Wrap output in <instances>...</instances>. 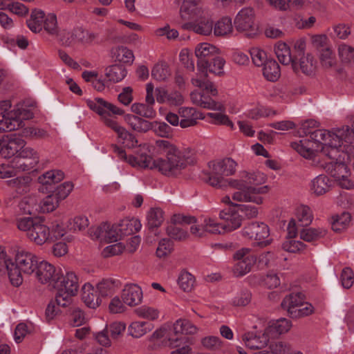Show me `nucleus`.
<instances>
[{"label": "nucleus", "instance_id": "1", "mask_svg": "<svg viewBox=\"0 0 354 354\" xmlns=\"http://www.w3.org/2000/svg\"><path fill=\"white\" fill-rule=\"evenodd\" d=\"M156 145L166 154V159L153 160L147 153H140L137 157H131L130 162L138 164L140 168L158 169L162 174L168 176L177 175L187 165L195 162L194 153L192 149L181 151L169 141L165 140H156Z\"/></svg>", "mask_w": 354, "mask_h": 354}, {"label": "nucleus", "instance_id": "2", "mask_svg": "<svg viewBox=\"0 0 354 354\" xmlns=\"http://www.w3.org/2000/svg\"><path fill=\"white\" fill-rule=\"evenodd\" d=\"M266 176L260 173H242L241 179L230 180L229 185L238 189L232 195V199L238 202H252L257 205L263 203V198L260 196L268 192L267 185L259 187L265 183Z\"/></svg>", "mask_w": 354, "mask_h": 354}, {"label": "nucleus", "instance_id": "3", "mask_svg": "<svg viewBox=\"0 0 354 354\" xmlns=\"http://www.w3.org/2000/svg\"><path fill=\"white\" fill-rule=\"evenodd\" d=\"M37 263V257L24 249L17 250L15 263L7 259L3 250L0 252V266L7 270L10 282L15 286H19L22 283L21 272L28 274L33 273Z\"/></svg>", "mask_w": 354, "mask_h": 354}, {"label": "nucleus", "instance_id": "4", "mask_svg": "<svg viewBox=\"0 0 354 354\" xmlns=\"http://www.w3.org/2000/svg\"><path fill=\"white\" fill-rule=\"evenodd\" d=\"M198 331L197 327L187 319H180L173 324L168 334L170 346L177 348L171 354H191L190 338L187 335H194Z\"/></svg>", "mask_w": 354, "mask_h": 354}, {"label": "nucleus", "instance_id": "5", "mask_svg": "<svg viewBox=\"0 0 354 354\" xmlns=\"http://www.w3.org/2000/svg\"><path fill=\"white\" fill-rule=\"evenodd\" d=\"M17 228L26 233V237L41 245L50 240V228L44 223L41 217H23L17 220Z\"/></svg>", "mask_w": 354, "mask_h": 354}, {"label": "nucleus", "instance_id": "6", "mask_svg": "<svg viewBox=\"0 0 354 354\" xmlns=\"http://www.w3.org/2000/svg\"><path fill=\"white\" fill-rule=\"evenodd\" d=\"M53 287L57 290L56 301L63 308L68 306L79 288L77 275L73 272H66L65 274L57 275L55 279Z\"/></svg>", "mask_w": 354, "mask_h": 354}, {"label": "nucleus", "instance_id": "7", "mask_svg": "<svg viewBox=\"0 0 354 354\" xmlns=\"http://www.w3.org/2000/svg\"><path fill=\"white\" fill-rule=\"evenodd\" d=\"M225 62L224 59L217 55L209 59L207 66L198 68L199 73L196 78L192 79V84L209 92L214 96L216 95L217 89L214 84L207 79V71L218 75L223 74Z\"/></svg>", "mask_w": 354, "mask_h": 354}, {"label": "nucleus", "instance_id": "8", "mask_svg": "<svg viewBox=\"0 0 354 354\" xmlns=\"http://www.w3.org/2000/svg\"><path fill=\"white\" fill-rule=\"evenodd\" d=\"M236 166V162L230 158L214 163L206 181L212 187L218 188L226 186L227 180L223 178V176H227L234 174Z\"/></svg>", "mask_w": 354, "mask_h": 354}, {"label": "nucleus", "instance_id": "9", "mask_svg": "<svg viewBox=\"0 0 354 354\" xmlns=\"http://www.w3.org/2000/svg\"><path fill=\"white\" fill-rule=\"evenodd\" d=\"M39 161V153L32 147H24L12 158V165L19 171L35 170Z\"/></svg>", "mask_w": 354, "mask_h": 354}, {"label": "nucleus", "instance_id": "10", "mask_svg": "<svg viewBox=\"0 0 354 354\" xmlns=\"http://www.w3.org/2000/svg\"><path fill=\"white\" fill-rule=\"evenodd\" d=\"M254 10L251 8H243L236 15L234 25L239 32H244L248 37H253L258 33V27L254 23Z\"/></svg>", "mask_w": 354, "mask_h": 354}, {"label": "nucleus", "instance_id": "11", "mask_svg": "<svg viewBox=\"0 0 354 354\" xmlns=\"http://www.w3.org/2000/svg\"><path fill=\"white\" fill-rule=\"evenodd\" d=\"M243 236L250 239L258 241V245L265 247L271 242L266 239L270 235L268 226L263 222H251L245 225L242 230Z\"/></svg>", "mask_w": 354, "mask_h": 354}, {"label": "nucleus", "instance_id": "12", "mask_svg": "<svg viewBox=\"0 0 354 354\" xmlns=\"http://www.w3.org/2000/svg\"><path fill=\"white\" fill-rule=\"evenodd\" d=\"M25 145V140L19 135L3 136L0 138V156L4 158H14Z\"/></svg>", "mask_w": 354, "mask_h": 354}, {"label": "nucleus", "instance_id": "13", "mask_svg": "<svg viewBox=\"0 0 354 354\" xmlns=\"http://www.w3.org/2000/svg\"><path fill=\"white\" fill-rule=\"evenodd\" d=\"M153 85L152 83H148L146 87L147 95L145 101L147 104L144 103H134L131 105V109L132 112L138 115L139 117H142L148 119L154 118L156 115V112L153 107L155 103L153 97Z\"/></svg>", "mask_w": 354, "mask_h": 354}, {"label": "nucleus", "instance_id": "14", "mask_svg": "<svg viewBox=\"0 0 354 354\" xmlns=\"http://www.w3.org/2000/svg\"><path fill=\"white\" fill-rule=\"evenodd\" d=\"M234 259L238 261L233 268L234 273L237 276H243L248 273L257 261V257L248 248H242L236 251L234 254Z\"/></svg>", "mask_w": 354, "mask_h": 354}, {"label": "nucleus", "instance_id": "15", "mask_svg": "<svg viewBox=\"0 0 354 354\" xmlns=\"http://www.w3.org/2000/svg\"><path fill=\"white\" fill-rule=\"evenodd\" d=\"M86 104L92 111L102 117L104 122V118H111L110 116L111 114L118 115L124 114L122 109L102 98L96 97L94 100H88Z\"/></svg>", "mask_w": 354, "mask_h": 354}, {"label": "nucleus", "instance_id": "16", "mask_svg": "<svg viewBox=\"0 0 354 354\" xmlns=\"http://www.w3.org/2000/svg\"><path fill=\"white\" fill-rule=\"evenodd\" d=\"M93 239L104 242H116L121 239V234L117 225L103 223L96 228L91 230Z\"/></svg>", "mask_w": 354, "mask_h": 354}, {"label": "nucleus", "instance_id": "17", "mask_svg": "<svg viewBox=\"0 0 354 354\" xmlns=\"http://www.w3.org/2000/svg\"><path fill=\"white\" fill-rule=\"evenodd\" d=\"M104 124L117 133L119 142L124 147L133 148L137 146L138 140L135 136L120 126L115 119L104 118Z\"/></svg>", "mask_w": 354, "mask_h": 354}, {"label": "nucleus", "instance_id": "18", "mask_svg": "<svg viewBox=\"0 0 354 354\" xmlns=\"http://www.w3.org/2000/svg\"><path fill=\"white\" fill-rule=\"evenodd\" d=\"M219 217L223 221V227L225 232H230L239 228L242 222V216L239 214V210L237 208L228 207L219 213Z\"/></svg>", "mask_w": 354, "mask_h": 354}, {"label": "nucleus", "instance_id": "19", "mask_svg": "<svg viewBox=\"0 0 354 354\" xmlns=\"http://www.w3.org/2000/svg\"><path fill=\"white\" fill-rule=\"evenodd\" d=\"M305 295L300 292H292L286 295L281 301V306L283 310H287L291 317H296L295 311L299 307H302L305 301Z\"/></svg>", "mask_w": 354, "mask_h": 354}, {"label": "nucleus", "instance_id": "20", "mask_svg": "<svg viewBox=\"0 0 354 354\" xmlns=\"http://www.w3.org/2000/svg\"><path fill=\"white\" fill-rule=\"evenodd\" d=\"M316 62L313 56L307 53L306 55L301 56V57L295 58L292 64V68L295 73L301 71L304 75L310 76L313 75L316 69Z\"/></svg>", "mask_w": 354, "mask_h": 354}, {"label": "nucleus", "instance_id": "21", "mask_svg": "<svg viewBox=\"0 0 354 354\" xmlns=\"http://www.w3.org/2000/svg\"><path fill=\"white\" fill-rule=\"evenodd\" d=\"M35 272L37 278L41 283H53V284L59 274L55 266L46 261H41L37 263Z\"/></svg>", "mask_w": 354, "mask_h": 354}, {"label": "nucleus", "instance_id": "22", "mask_svg": "<svg viewBox=\"0 0 354 354\" xmlns=\"http://www.w3.org/2000/svg\"><path fill=\"white\" fill-rule=\"evenodd\" d=\"M155 92L156 100L160 104L166 103L169 105L180 106L184 102V98L179 91L169 92L162 87H158Z\"/></svg>", "mask_w": 354, "mask_h": 354}, {"label": "nucleus", "instance_id": "23", "mask_svg": "<svg viewBox=\"0 0 354 354\" xmlns=\"http://www.w3.org/2000/svg\"><path fill=\"white\" fill-rule=\"evenodd\" d=\"M142 291L136 284H127L122 290L121 297L124 304L130 306L138 305L142 299Z\"/></svg>", "mask_w": 354, "mask_h": 354}, {"label": "nucleus", "instance_id": "24", "mask_svg": "<svg viewBox=\"0 0 354 354\" xmlns=\"http://www.w3.org/2000/svg\"><path fill=\"white\" fill-rule=\"evenodd\" d=\"M218 49L208 43H202L197 45L195 55L198 58L197 68L207 66L208 60L217 55Z\"/></svg>", "mask_w": 354, "mask_h": 354}, {"label": "nucleus", "instance_id": "25", "mask_svg": "<svg viewBox=\"0 0 354 354\" xmlns=\"http://www.w3.org/2000/svg\"><path fill=\"white\" fill-rule=\"evenodd\" d=\"M241 339L245 346L250 349H261L266 347L269 342V338L265 333H257L247 332L242 335Z\"/></svg>", "mask_w": 354, "mask_h": 354}, {"label": "nucleus", "instance_id": "26", "mask_svg": "<svg viewBox=\"0 0 354 354\" xmlns=\"http://www.w3.org/2000/svg\"><path fill=\"white\" fill-rule=\"evenodd\" d=\"M64 178V174L62 170L55 169L46 171L38 178L39 182L42 185L39 189L41 192H44V189H46L50 192V190L48 191V187H52L53 184L60 182ZM50 189H51L52 187H50Z\"/></svg>", "mask_w": 354, "mask_h": 354}, {"label": "nucleus", "instance_id": "27", "mask_svg": "<svg viewBox=\"0 0 354 354\" xmlns=\"http://www.w3.org/2000/svg\"><path fill=\"white\" fill-rule=\"evenodd\" d=\"M31 181L32 179L30 176H22L7 180L6 183L15 194V196H17L30 191Z\"/></svg>", "mask_w": 354, "mask_h": 354}, {"label": "nucleus", "instance_id": "28", "mask_svg": "<svg viewBox=\"0 0 354 354\" xmlns=\"http://www.w3.org/2000/svg\"><path fill=\"white\" fill-rule=\"evenodd\" d=\"M334 133L335 131L331 133L324 129H315L308 140L311 142V145L319 151L322 146H326V142H330L333 138Z\"/></svg>", "mask_w": 354, "mask_h": 354}, {"label": "nucleus", "instance_id": "29", "mask_svg": "<svg viewBox=\"0 0 354 354\" xmlns=\"http://www.w3.org/2000/svg\"><path fill=\"white\" fill-rule=\"evenodd\" d=\"M124 120L135 131L144 133L151 129L152 122L145 120L142 117L127 114L125 115Z\"/></svg>", "mask_w": 354, "mask_h": 354}, {"label": "nucleus", "instance_id": "30", "mask_svg": "<svg viewBox=\"0 0 354 354\" xmlns=\"http://www.w3.org/2000/svg\"><path fill=\"white\" fill-rule=\"evenodd\" d=\"M324 169L335 180L348 176L349 170L348 167L342 161H330L326 162Z\"/></svg>", "mask_w": 354, "mask_h": 354}, {"label": "nucleus", "instance_id": "31", "mask_svg": "<svg viewBox=\"0 0 354 354\" xmlns=\"http://www.w3.org/2000/svg\"><path fill=\"white\" fill-rule=\"evenodd\" d=\"M121 236H128L138 232L141 229L142 225L138 218H124L117 225Z\"/></svg>", "mask_w": 354, "mask_h": 354}, {"label": "nucleus", "instance_id": "32", "mask_svg": "<svg viewBox=\"0 0 354 354\" xmlns=\"http://www.w3.org/2000/svg\"><path fill=\"white\" fill-rule=\"evenodd\" d=\"M164 212L158 207L151 208L147 214V225L150 232L158 235L157 228L161 225L164 221Z\"/></svg>", "mask_w": 354, "mask_h": 354}, {"label": "nucleus", "instance_id": "33", "mask_svg": "<svg viewBox=\"0 0 354 354\" xmlns=\"http://www.w3.org/2000/svg\"><path fill=\"white\" fill-rule=\"evenodd\" d=\"M199 0H184L180 7V17L183 20L192 19L194 16L198 15L201 9L197 6Z\"/></svg>", "mask_w": 354, "mask_h": 354}, {"label": "nucleus", "instance_id": "34", "mask_svg": "<svg viewBox=\"0 0 354 354\" xmlns=\"http://www.w3.org/2000/svg\"><path fill=\"white\" fill-rule=\"evenodd\" d=\"M336 136L340 137L346 144L354 143V116H351L347 124L335 129Z\"/></svg>", "mask_w": 354, "mask_h": 354}, {"label": "nucleus", "instance_id": "35", "mask_svg": "<svg viewBox=\"0 0 354 354\" xmlns=\"http://www.w3.org/2000/svg\"><path fill=\"white\" fill-rule=\"evenodd\" d=\"M344 141L340 139V137L336 136V133H334L333 138L331 139L330 142H326V146H322L319 150L324 155L328 156L331 161L337 159V156L339 153L338 147L343 145Z\"/></svg>", "mask_w": 354, "mask_h": 354}, {"label": "nucleus", "instance_id": "36", "mask_svg": "<svg viewBox=\"0 0 354 354\" xmlns=\"http://www.w3.org/2000/svg\"><path fill=\"white\" fill-rule=\"evenodd\" d=\"M46 15L44 11L35 9L32 10L30 17L27 20L28 27L33 32H39L43 28Z\"/></svg>", "mask_w": 354, "mask_h": 354}, {"label": "nucleus", "instance_id": "37", "mask_svg": "<svg viewBox=\"0 0 354 354\" xmlns=\"http://www.w3.org/2000/svg\"><path fill=\"white\" fill-rule=\"evenodd\" d=\"M274 52L279 61L283 65L292 64L295 55H292L290 49L284 42H278L274 46Z\"/></svg>", "mask_w": 354, "mask_h": 354}, {"label": "nucleus", "instance_id": "38", "mask_svg": "<svg viewBox=\"0 0 354 354\" xmlns=\"http://www.w3.org/2000/svg\"><path fill=\"white\" fill-rule=\"evenodd\" d=\"M330 187V181L325 175H319L311 181V190L317 196L324 194Z\"/></svg>", "mask_w": 354, "mask_h": 354}, {"label": "nucleus", "instance_id": "39", "mask_svg": "<svg viewBox=\"0 0 354 354\" xmlns=\"http://www.w3.org/2000/svg\"><path fill=\"white\" fill-rule=\"evenodd\" d=\"M153 328V324L149 322L138 321L133 322L129 327V334L133 337L139 338L148 332L151 331Z\"/></svg>", "mask_w": 354, "mask_h": 354}, {"label": "nucleus", "instance_id": "40", "mask_svg": "<svg viewBox=\"0 0 354 354\" xmlns=\"http://www.w3.org/2000/svg\"><path fill=\"white\" fill-rule=\"evenodd\" d=\"M2 118L0 120V133L15 131L21 127L15 113L12 111L3 114Z\"/></svg>", "mask_w": 354, "mask_h": 354}, {"label": "nucleus", "instance_id": "41", "mask_svg": "<svg viewBox=\"0 0 354 354\" xmlns=\"http://www.w3.org/2000/svg\"><path fill=\"white\" fill-rule=\"evenodd\" d=\"M263 66V75L270 82L277 81L281 75V70L278 63L274 59H270Z\"/></svg>", "mask_w": 354, "mask_h": 354}, {"label": "nucleus", "instance_id": "42", "mask_svg": "<svg viewBox=\"0 0 354 354\" xmlns=\"http://www.w3.org/2000/svg\"><path fill=\"white\" fill-rule=\"evenodd\" d=\"M82 299L91 308H95L101 301L99 296L94 294V289L91 284H84L82 287Z\"/></svg>", "mask_w": 354, "mask_h": 354}, {"label": "nucleus", "instance_id": "43", "mask_svg": "<svg viewBox=\"0 0 354 354\" xmlns=\"http://www.w3.org/2000/svg\"><path fill=\"white\" fill-rule=\"evenodd\" d=\"M111 57L115 61L126 64H131L134 58L133 52L124 46H118L112 48Z\"/></svg>", "mask_w": 354, "mask_h": 354}, {"label": "nucleus", "instance_id": "44", "mask_svg": "<svg viewBox=\"0 0 354 354\" xmlns=\"http://www.w3.org/2000/svg\"><path fill=\"white\" fill-rule=\"evenodd\" d=\"M126 75L127 71L122 65H112L105 70V75L110 82H118L123 80Z\"/></svg>", "mask_w": 354, "mask_h": 354}, {"label": "nucleus", "instance_id": "45", "mask_svg": "<svg viewBox=\"0 0 354 354\" xmlns=\"http://www.w3.org/2000/svg\"><path fill=\"white\" fill-rule=\"evenodd\" d=\"M195 32L203 35H209L213 29V21L208 15L200 16L195 21Z\"/></svg>", "mask_w": 354, "mask_h": 354}, {"label": "nucleus", "instance_id": "46", "mask_svg": "<svg viewBox=\"0 0 354 354\" xmlns=\"http://www.w3.org/2000/svg\"><path fill=\"white\" fill-rule=\"evenodd\" d=\"M292 147L306 158H312L315 151H318L308 139L300 140L299 143H291Z\"/></svg>", "mask_w": 354, "mask_h": 354}, {"label": "nucleus", "instance_id": "47", "mask_svg": "<svg viewBox=\"0 0 354 354\" xmlns=\"http://www.w3.org/2000/svg\"><path fill=\"white\" fill-rule=\"evenodd\" d=\"M327 233L326 230L321 227L318 228H306L302 229L300 232V239L307 241H315L326 236Z\"/></svg>", "mask_w": 354, "mask_h": 354}, {"label": "nucleus", "instance_id": "48", "mask_svg": "<svg viewBox=\"0 0 354 354\" xmlns=\"http://www.w3.org/2000/svg\"><path fill=\"white\" fill-rule=\"evenodd\" d=\"M351 221V215L346 212H342L340 215L333 217L331 222L332 229L335 232H341L347 228Z\"/></svg>", "mask_w": 354, "mask_h": 354}, {"label": "nucleus", "instance_id": "49", "mask_svg": "<svg viewBox=\"0 0 354 354\" xmlns=\"http://www.w3.org/2000/svg\"><path fill=\"white\" fill-rule=\"evenodd\" d=\"M74 35L76 42L84 45H91L97 38V35L89 32L82 28H76L74 29Z\"/></svg>", "mask_w": 354, "mask_h": 354}, {"label": "nucleus", "instance_id": "50", "mask_svg": "<svg viewBox=\"0 0 354 354\" xmlns=\"http://www.w3.org/2000/svg\"><path fill=\"white\" fill-rule=\"evenodd\" d=\"M232 32V21L228 17H223L218 21L214 27V34L216 37L227 36Z\"/></svg>", "mask_w": 354, "mask_h": 354}, {"label": "nucleus", "instance_id": "51", "mask_svg": "<svg viewBox=\"0 0 354 354\" xmlns=\"http://www.w3.org/2000/svg\"><path fill=\"white\" fill-rule=\"evenodd\" d=\"M151 130L162 138H169L173 136V129L165 122L153 121Z\"/></svg>", "mask_w": 354, "mask_h": 354}, {"label": "nucleus", "instance_id": "52", "mask_svg": "<svg viewBox=\"0 0 354 354\" xmlns=\"http://www.w3.org/2000/svg\"><path fill=\"white\" fill-rule=\"evenodd\" d=\"M338 54L344 64H354V48L346 44L338 46Z\"/></svg>", "mask_w": 354, "mask_h": 354}, {"label": "nucleus", "instance_id": "53", "mask_svg": "<svg viewBox=\"0 0 354 354\" xmlns=\"http://www.w3.org/2000/svg\"><path fill=\"white\" fill-rule=\"evenodd\" d=\"M177 224H171L169 225L166 232L167 235L172 239L182 241L187 239L189 234L187 230L176 226Z\"/></svg>", "mask_w": 354, "mask_h": 354}, {"label": "nucleus", "instance_id": "54", "mask_svg": "<svg viewBox=\"0 0 354 354\" xmlns=\"http://www.w3.org/2000/svg\"><path fill=\"white\" fill-rule=\"evenodd\" d=\"M178 283L185 292H191L194 287L195 278L188 272H183L178 277Z\"/></svg>", "mask_w": 354, "mask_h": 354}, {"label": "nucleus", "instance_id": "55", "mask_svg": "<svg viewBox=\"0 0 354 354\" xmlns=\"http://www.w3.org/2000/svg\"><path fill=\"white\" fill-rule=\"evenodd\" d=\"M169 75L168 66L164 62L156 64L151 71L152 77L158 81L165 80Z\"/></svg>", "mask_w": 354, "mask_h": 354}, {"label": "nucleus", "instance_id": "56", "mask_svg": "<svg viewBox=\"0 0 354 354\" xmlns=\"http://www.w3.org/2000/svg\"><path fill=\"white\" fill-rule=\"evenodd\" d=\"M297 217L300 225H309L313 221V214L309 207L301 206L297 209Z\"/></svg>", "mask_w": 354, "mask_h": 354}, {"label": "nucleus", "instance_id": "57", "mask_svg": "<svg viewBox=\"0 0 354 354\" xmlns=\"http://www.w3.org/2000/svg\"><path fill=\"white\" fill-rule=\"evenodd\" d=\"M250 54L252 62L257 66H262L269 60L267 57L266 53L257 47L252 48L250 50Z\"/></svg>", "mask_w": 354, "mask_h": 354}, {"label": "nucleus", "instance_id": "58", "mask_svg": "<svg viewBox=\"0 0 354 354\" xmlns=\"http://www.w3.org/2000/svg\"><path fill=\"white\" fill-rule=\"evenodd\" d=\"M116 281L111 279H103L97 285V289L102 297L111 294L117 286Z\"/></svg>", "mask_w": 354, "mask_h": 354}, {"label": "nucleus", "instance_id": "59", "mask_svg": "<svg viewBox=\"0 0 354 354\" xmlns=\"http://www.w3.org/2000/svg\"><path fill=\"white\" fill-rule=\"evenodd\" d=\"M135 313L138 317L150 320L157 319L159 315L158 309L147 306H142L136 308Z\"/></svg>", "mask_w": 354, "mask_h": 354}, {"label": "nucleus", "instance_id": "60", "mask_svg": "<svg viewBox=\"0 0 354 354\" xmlns=\"http://www.w3.org/2000/svg\"><path fill=\"white\" fill-rule=\"evenodd\" d=\"M43 28L48 34L51 35H56L58 32L56 15L51 13L46 15Z\"/></svg>", "mask_w": 354, "mask_h": 354}, {"label": "nucleus", "instance_id": "61", "mask_svg": "<svg viewBox=\"0 0 354 354\" xmlns=\"http://www.w3.org/2000/svg\"><path fill=\"white\" fill-rule=\"evenodd\" d=\"M319 53L320 61L324 67L331 68L335 65V57L330 47L323 48Z\"/></svg>", "mask_w": 354, "mask_h": 354}, {"label": "nucleus", "instance_id": "62", "mask_svg": "<svg viewBox=\"0 0 354 354\" xmlns=\"http://www.w3.org/2000/svg\"><path fill=\"white\" fill-rule=\"evenodd\" d=\"M291 322L286 318H281L272 323L271 329L273 332L281 335L287 333L291 328Z\"/></svg>", "mask_w": 354, "mask_h": 354}, {"label": "nucleus", "instance_id": "63", "mask_svg": "<svg viewBox=\"0 0 354 354\" xmlns=\"http://www.w3.org/2000/svg\"><path fill=\"white\" fill-rule=\"evenodd\" d=\"M73 189V184L71 182H64L57 186L53 193L59 201L65 199Z\"/></svg>", "mask_w": 354, "mask_h": 354}, {"label": "nucleus", "instance_id": "64", "mask_svg": "<svg viewBox=\"0 0 354 354\" xmlns=\"http://www.w3.org/2000/svg\"><path fill=\"white\" fill-rule=\"evenodd\" d=\"M269 348L271 354H292L290 344L283 342L271 343Z\"/></svg>", "mask_w": 354, "mask_h": 354}]
</instances>
